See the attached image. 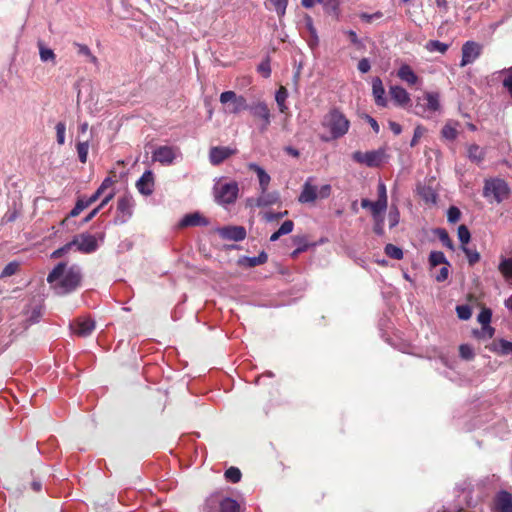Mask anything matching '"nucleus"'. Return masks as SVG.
I'll use <instances>...</instances> for the list:
<instances>
[{
    "label": "nucleus",
    "instance_id": "f257e3e1",
    "mask_svg": "<svg viewBox=\"0 0 512 512\" xmlns=\"http://www.w3.org/2000/svg\"><path fill=\"white\" fill-rule=\"evenodd\" d=\"M81 279L80 266L73 264L67 268L65 262L58 263L47 276V282L59 295L74 291L80 285Z\"/></svg>",
    "mask_w": 512,
    "mask_h": 512
},
{
    "label": "nucleus",
    "instance_id": "f03ea898",
    "mask_svg": "<svg viewBox=\"0 0 512 512\" xmlns=\"http://www.w3.org/2000/svg\"><path fill=\"white\" fill-rule=\"evenodd\" d=\"M321 125L330 134L328 137L322 136L321 139L328 142L346 135L350 128V121L338 108H333L324 115Z\"/></svg>",
    "mask_w": 512,
    "mask_h": 512
},
{
    "label": "nucleus",
    "instance_id": "7ed1b4c3",
    "mask_svg": "<svg viewBox=\"0 0 512 512\" xmlns=\"http://www.w3.org/2000/svg\"><path fill=\"white\" fill-rule=\"evenodd\" d=\"M104 239V232H98L96 234L83 232L75 235L71 242L76 251L82 254H92L98 250L100 245L104 242Z\"/></svg>",
    "mask_w": 512,
    "mask_h": 512
},
{
    "label": "nucleus",
    "instance_id": "20e7f679",
    "mask_svg": "<svg viewBox=\"0 0 512 512\" xmlns=\"http://www.w3.org/2000/svg\"><path fill=\"white\" fill-rule=\"evenodd\" d=\"M510 188L506 181L500 178L486 179L483 187V196L489 201L501 203L509 197Z\"/></svg>",
    "mask_w": 512,
    "mask_h": 512
},
{
    "label": "nucleus",
    "instance_id": "39448f33",
    "mask_svg": "<svg viewBox=\"0 0 512 512\" xmlns=\"http://www.w3.org/2000/svg\"><path fill=\"white\" fill-rule=\"evenodd\" d=\"M352 159L359 164H364L370 168H376L380 167L387 161L388 154L386 148L381 147L377 150L367 152L355 151L352 154Z\"/></svg>",
    "mask_w": 512,
    "mask_h": 512
},
{
    "label": "nucleus",
    "instance_id": "423d86ee",
    "mask_svg": "<svg viewBox=\"0 0 512 512\" xmlns=\"http://www.w3.org/2000/svg\"><path fill=\"white\" fill-rule=\"evenodd\" d=\"M239 194V186L236 181L217 183L214 186L215 200L220 205L233 204Z\"/></svg>",
    "mask_w": 512,
    "mask_h": 512
},
{
    "label": "nucleus",
    "instance_id": "0eeeda50",
    "mask_svg": "<svg viewBox=\"0 0 512 512\" xmlns=\"http://www.w3.org/2000/svg\"><path fill=\"white\" fill-rule=\"evenodd\" d=\"M424 99L426 100V104L417 102L415 105L414 113L416 115L430 118L434 113L440 111V96L437 92H426Z\"/></svg>",
    "mask_w": 512,
    "mask_h": 512
},
{
    "label": "nucleus",
    "instance_id": "6e6552de",
    "mask_svg": "<svg viewBox=\"0 0 512 512\" xmlns=\"http://www.w3.org/2000/svg\"><path fill=\"white\" fill-rule=\"evenodd\" d=\"M134 201L129 195H124L118 199L117 213L114 219L116 224L126 223L133 214Z\"/></svg>",
    "mask_w": 512,
    "mask_h": 512
},
{
    "label": "nucleus",
    "instance_id": "1a4fd4ad",
    "mask_svg": "<svg viewBox=\"0 0 512 512\" xmlns=\"http://www.w3.org/2000/svg\"><path fill=\"white\" fill-rule=\"evenodd\" d=\"M248 110L253 117L259 118L262 121L260 131H266L271 123V113L268 105L264 101L253 102L249 105Z\"/></svg>",
    "mask_w": 512,
    "mask_h": 512
},
{
    "label": "nucleus",
    "instance_id": "9d476101",
    "mask_svg": "<svg viewBox=\"0 0 512 512\" xmlns=\"http://www.w3.org/2000/svg\"><path fill=\"white\" fill-rule=\"evenodd\" d=\"M177 157H181V152L174 146H160L153 152V159L163 165H171Z\"/></svg>",
    "mask_w": 512,
    "mask_h": 512
},
{
    "label": "nucleus",
    "instance_id": "9b49d317",
    "mask_svg": "<svg viewBox=\"0 0 512 512\" xmlns=\"http://www.w3.org/2000/svg\"><path fill=\"white\" fill-rule=\"evenodd\" d=\"M482 52V45L475 41H466L462 46V59L460 67L472 64L478 59Z\"/></svg>",
    "mask_w": 512,
    "mask_h": 512
},
{
    "label": "nucleus",
    "instance_id": "f8f14e48",
    "mask_svg": "<svg viewBox=\"0 0 512 512\" xmlns=\"http://www.w3.org/2000/svg\"><path fill=\"white\" fill-rule=\"evenodd\" d=\"M70 329L79 337H87L94 331L95 321L90 317H79L70 323Z\"/></svg>",
    "mask_w": 512,
    "mask_h": 512
},
{
    "label": "nucleus",
    "instance_id": "ddd939ff",
    "mask_svg": "<svg viewBox=\"0 0 512 512\" xmlns=\"http://www.w3.org/2000/svg\"><path fill=\"white\" fill-rule=\"evenodd\" d=\"M209 220L202 216L199 212L189 213L182 217L178 223L179 228L185 227H196V226H207Z\"/></svg>",
    "mask_w": 512,
    "mask_h": 512
},
{
    "label": "nucleus",
    "instance_id": "4468645a",
    "mask_svg": "<svg viewBox=\"0 0 512 512\" xmlns=\"http://www.w3.org/2000/svg\"><path fill=\"white\" fill-rule=\"evenodd\" d=\"M234 153H235V150L230 149L229 147H222V146L212 147L209 151L210 163L215 166L219 165Z\"/></svg>",
    "mask_w": 512,
    "mask_h": 512
},
{
    "label": "nucleus",
    "instance_id": "2eb2a0df",
    "mask_svg": "<svg viewBox=\"0 0 512 512\" xmlns=\"http://www.w3.org/2000/svg\"><path fill=\"white\" fill-rule=\"evenodd\" d=\"M219 235L223 239L232 241H242L246 237V230L242 226H228L219 229Z\"/></svg>",
    "mask_w": 512,
    "mask_h": 512
},
{
    "label": "nucleus",
    "instance_id": "dca6fc26",
    "mask_svg": "<svg viewBox=\"0 0 512 512\" xmlns=\"http://www.w3.org/2000/svg\"><path fill=\"white\" fill-rule=\"evenodd\" d=\"M389 94L394 103L400 107H406L411 102L409 93L399 85L390 86Z\"/></svg>",
    "mask_w": 512,
    "mask_h": 512
},
{
    "label": "nucleus",
    "instance_id": "f3484780",
    "mask_svg": "<svg viewBox=\"0 0 512 512\" xmlns=\"http://www.w3.org/2000/svg\"><path fill=\"white\" fill-rule=\"evenodd\" d=\"M372 95L377 106L386 107L388 105L385 89L382 80L379 77H374L372 79Z\"/></svg>",
    "mask_w": 512,
    "mask_h": 512
},
{
    "label": "nucleus",
    "instance_id": "a211bd4d",
    "mask_svg": "<svg viewBox=\"0 0 512 512\" xmlns=\"http://www.w3.org/2000/svg\"><path fill=\"white\" fill-rule=\"evenodd\" d=\"M494 508L497 512H512V495L507 491H500L494 499Z\"/></svg>",
    "mask_w": 512,
    "mask_h": 512
},
{
    "label": "nucleus",
    "instance_id": "6ab92c4d",
    "mask_svg": "<svg viewBox=\"0 0 512 512\" xmlns=\"http://www.w3.org/2000/svg\"><path fill=\"white\" fill-rule=\"evenodd\" d=\"M154 186V176L152 171L147 170L143 173L140 179L136 182L138 191L143 195H151Z\"/></svg>",
    "mask_w": 512,
    "mask_h": 512
},
{
    "label": "nucleus",
    "instance_id": "aec40b11",
    "mask_svg": "<svg viewBox=\"0 0 512 512\" xmlns=\"http://www.w3.org/2000/svg\"><path fill=\"white\" fill-rule=\"evenodd\" d=\"M313 178L309 177L302 187V191L298 197L300 203H313L317 198V187L312 185Z\"/></svg>",
    "mask_w": 512,
    "mask_h": 512
},
{
    "label": "nucleus",
    "instance_id": "412c9836",
    "mask_svg": "<svg viewBox=\"0 0 512 512\" xmlns=\"http://www.w3.org/2000/svg\"><path fill=\"white\" fill-rule=\"evenodd\" d=\"M397 77L408 85H416L419 77L408 64H402L397 71Z\"/></svg>",
    "mask_w": 512,
    "mask_h": 512
},
{
    "label": "nucleus",
    "instance_id": "4be33fe9",
    "mask_svg": "<svg viewBox=\"0 0 512 512\" xmlns=\"http://www.w3.org/2000/svg\"><path fill=\"white\" fill-rule=\"evenodd\" d=\"M498 271L512 288V255L510 257H501L498 264Z\"/></svg>",
    "mask_w": 512,
    "mask_h": 512
},
{
    "label": "nucleus",
    "instance_id": "5701e85b",
    "mask_svg": "<svg viewBox=\"0 0 512 512\" xmlns=\"http://www.w3.org/2000/svg\"><path fill=\"white\" fill-rule=\"evenodd\" d=\"M280 199L279 193L276 191L268 192V190L260 191V195L256 200L257 207H267L276 204Z\"/></svg>",
    "mask_w": 512,
    "mask_h": 512
},
{
    "label": "nucleus",
    "instance_id": "b1692460",
    "mask_svg": "<svg viewBox=\"0 0 512 512\" xmlns=\"http://www.w3.org/2000/svg\"><path fill=\"white\" fill-rule=\"evenodd\" d=\"M37 47L39 49L40 60L43 63H51L52 65H56V54L51 48L47 47L41 40L37 42Z\"/></svg>",
    "mask_w": 512,
    "mask_h": 512
},
{
    "label": "nucleus",
    "instance_id": "393cba45",
    "mask_svg": "<svg viewBox=\"0 0 512 512\" xmlns=\"http://www.w3.org/2000/svg\"><path fill=\"white\" fill-rule=\"evenodd\" d=\"M267 260H268V255L264 251H262L257 256H253V257L244 256V257L240 258L239 264L242 266L252 268V267H256L258 265H262V264L266 263Z\"/></svg>",
    "mask_w": 512,
    "mask_h": 512
},
{
    "label": "nucleus",
    "instance_id": "a878e982",
    "mask_svg": "<svg viewBox=\"0 0 512 512\" xmlns=\"http://www.w3.org/2000/svg\"><path fill=\"white\" fill-rule=\"evenodd\" d=\"M249 168L255 171L258 176L260 191L268 190V186L271 180L269 174L262 167L255 163L250 164Z\"/></svg>",
    "mask_w": 512,
    "mask_h": 512
},
{
    "label": "nucleus",
    "instance_id": "bb28decb",
    "mask_svg": "<svg viewBox=\"0 0 512 512\" xmlns=\"http://www.w3.org/2000/svg\"><path fill=\"white\" fill-rule=\"evenodd\" d=\"M289 0H267L265 6L268 10H273L279 19L285 16Z\"/></svg>",
    "mask_w": 512,
    "mask_h": 512
},
{
    "label": "nucleus",
    "instance_id": "cd10ccee",
    "mask_svg": "<svg viewBox=\"0 0 512 512\" xmlns=\"http://www.w3.org/2000/svg\"><path fill=\"white\" fill-rule=\"evenodd\" d=\"M90 205L91 204L86 197H79L76 201L74 208L70 211L68 216L61 222V225H66L69 217L78 216L84 209L88 208Z\"/></svg>",
    "mask_w": 512,
    "mask_h": 512
},
{
    "label": "nucleus",
    "instance_id": "c85d7f7f",
    "mask_svg": "<svg viewBox=\"0 0 512 512\" xmlns=\"http://www.w3.org/2000/svg\"><path fill=\"white\" fill-rule=\"evenodd\" d=\"M491 350L499 355H512V342L499 339L497 342L493 343V347Z\"/></svg>",
    "mask_w": 512,
    "mask_h": 512
},
{
    "label": "nucleus",
    "instance_id": "c756f323",
    "mask_svg": "<svg viewBox=\"0 0 512 512\" xmlns=\"http://www.w3.org/2000/svg\"><path fill=\"white\" fill-rule=\"evenodd\" d=\"M219 509L220 512H240V505L236 500L224 497L219 501Z\"/></svg>",
    "mask_w": 512,
    "mask_h": 512
},
{
    "label": "nucleus",
    "instance_id": "7c9ffc66",
    "mask_svg": "<svg viewBox=\"0 0 512 512\" xmlns=\"http://www.w3.org/2000/svg\"><path fill=\"white\" fill-rule=\"evenodd\" d=\"M485 150L476 144L468 147V158L477 164H480L485 158Z\"/></svg>",
    "mask_w": 512,
    "mask_h": 512
},
{
    "label": "nucleus",
    "instance_id": "2f4dec72",
    "mask_svg": "<svg viewBox=\"0 0 512 512\" xmlns=\"http://www.w3.org/2000/svg\"><path fill=\"white\" fill-rule=\"evenodd\" d=\"M288 98V91L284 86H281L275 93V101L281 113H286L288 106L286 100Z\"/></svg>",
    "mask_w": 512,
    "mask_h": 512
},
{
    "label": "nucleus",
    "instance_id": "473e14b6",
    "mask_svg": "<svg viewBox=\"0 0 512 512\" xmlns=\"http://www.w3.org/2000/svg\"><path fill=\"white\" fill-rule=\"evenodd\" d=\"M293 243L297 246V248L291 253L293 258L297 257L299 254L305 252L309 248V243L307 241L306 236L296 235L293 237Z\"/></svg>",
    "mask_w": 512,
    "mask_h": 512
},
{
    "label": "nucleus",
    "instance_id": "72a5a7b5",
    "mask_svg": "<svg viewBox=\"0 0 512 512\" xmlns=\"http://www.w3.org/2000/svg\"><path fill=\"white\" fill-rule=\"evenodd\" d=\"M231 104L232 108L230 109V112L233 114H238L243 110H248L250 105L247 103L246 98L242 95H237Z\"/></svg>",
    "mask_w": 512,
    "mask_h": 512
},
{
    "label": "nucleus",
    "instance_id": "f704fd0d",
    "mask_svg": "<svg viewBox=\"0 0 512 512\" xmlns=\"http://www.w3.org/2000/svg\"><path fill=\"white\" fill-rule=\"evenodd\" d=\"M425 48L428 52H431V53L439 52V53L444 54L448 50L449 45L446 43H443L439 40H429L426 43Z\"/></svg>",
    "mask_w": 512,
    "mask_h": 512
},
{
    "label": "nucleus",
    "instance_id": "c9c22d12",
    "mask_svg": "<svg viewBox=\"0 0 512 512\" xmlns=\"http://www.w3.org/2000/svg\"><path fill=\"white\" fill-rule=\"evenodd\" d=\"M429 264L431 267H436L438 265L444 264L449 266V262L447 261L445 255L441 251H432L429 255Z\"/></svg>",
    "mask_w": 512,
    "mask_h": 512
},
{
    "label": "nucleus",
    "instance_id": "e433bc0d",
    "mask_svg": "<svg viewBox=\"0 0 512 512\" xmlns=\"http://www.w3.org/2000/svg\"><path fill=\"white\" fill-rule=\"evenodd\" d=\"M461 250L466 255L470 266H474L480 260V254L476 249H472L468 246L461 245Z\"/></svg>",
    "mask_w": 512,
    "mask_h": 512
},
{
    "label": "nucleus",
    "instance_id": "4c0bfd02",
    "mask_svg": "<svg viewBox=\"0 0 512 512\" xmlns=\"http://www.w3.org/2000/svg\"><path fill=\"white\" fill-rule=\"evenodd\" d=\"M76 149L79 161L83 164L86 163L89 151V141L85 140L78 142L76 145Z\"/></svg>",
    "mask_w": 512,
    "mask_h": 512
},
{
    "label": "nucleus",
    "instance_id": "58836bf2",
    "mask_svg": "<svg viewBox=\"0 0 512 512\" xmlns=\"http://www.w3.org/2000/svg\"><path fill=\"white\" fill-rule=\"evenodd\" d=\"M75 46L77 47V52L81 56H85L88 58V60L93 63L97 64L98 60L96 56H94L90 50V48L85 44L75 43Z\"/></svg>",
    "mask_w": 512,
    "mask_h": 512
},
{
    "label": "nucleus",
    "instance_id": "ea45409f",
    "mask_svg": "<svg viewBox=\"0 0 512 512\" xmlns=\"http://www.w3.org/2000/svg\"><path fill=\"white\" fill-rule=\"evenodd\" d=\"M500 73L505 75L502 84L508 94L512 97V66L501 70Z\"/></svg>",
    "mask_w": 512,
    "mask_h": 512
},
{
    "label": "nucleus",
    "instance_id": "a19ab883",
    "mask_svg": "<svg viewBox=\"0 0 512 512\" xmlns=\"http://www.w3.org/2000/svg\"><path fill=\"white\" fill-rule=\"evenodd\" d=\"M384 251L386 255L392 259L400 260L403 258L402 249L393 244H387L384 248Z\"/></svg>",
    "mask_w": 512,
    "mask_h": 512
},
{
    "label": "nucleus",
    "instance_id": "79ce46f5",
    "mask_svg": "<svg viewBox=\"0 0 512 512\" xmlns=\"http://www.w3.org/2000/svg\"><path fill=\"white\" fill-rule=\"evenodd\" d=\"M387 209V203H384L382 201H374L372 202V206L370 208V211L372 213L373 218L382 217V214Z\"/></svg>",
    "mask_w": 512,
    "mask_h": 512
},
{
    "label": "nucleus",
    "instance_id": "37998d69",
    "mask_svg": "<svg viewBox=\"0 0 512 512\" xmlns=\"http://www.w3.org/2000/svg\"><path fill=\"white\" fill-rule=\"evenodd\" d=\"M225 479L231 483H237L241 480V471L237 467H230L225 471Z\"/></svg>",
    "mask_w": 512,
    "mask_h": 512
},
{
    "label": "nucleus",
    "instance_id": "c03bdc74",
    "mask_svg": "<svg viewBox=\"0 0 512 512\" xmlns=\"http://www.w3.org/2000/svg\"><path fill=\"white\" fill-rule=\"evenodd\" d=\"M456 313L459 319L468 320L472 316V309L469 305L463 304L456 307Z\"/></svg>",
    "mask_w": 512,
    "mask_h": 512
},
{
    "label": "nucleus",
    "instance_id": "a18cd8bd",
    "mask_svg": "<svg viewBox=\"0 0 512 512\" xmlns=\"http://www.w3.org/2000/svg\"><path fill=\"white\" fill-rule=\"evenodd\" d=\"M19 269V263L16 261L9 262L2 270L0 278H6L14 275Z\"/></svg>",
    "mask_w": 512,
    "mask_h": 512
},
{
    "label": "nucleus",
    "instance_id": "49530a36",
    "mask_svg": "<svg viewBox=\"0 0 512 512\" xmlns=\"http://www.w3.org/2000/svg\"><path fill=\"white\" fill-rule=\"evenodd\" d=\"M492 318V311L489 308H483L478 314L477 320L482 326L490 324Z\"/></svg>",
    "mask_w": 512,
    "mask_h": 512
},
{
    "label": "nucleus",
    "instance_id": "de8ad7c7",
    "mask_svg": "<svg viewBox=\"0 0 512 512\" xmlns=\"http://www.w3.org/2000/svg\"><path fill=\"white\" fill-rule=\"evenodd\" d=\"M457 135H458L457 129L450 124H446L442 128V136L447 140H450V141L455 140L457 138Z\"/></svg>",
    "mask_w": 512,
    "mask_h": 512
},
{
    "label": "nucleus",
    "instance_id": "09e8293b",
    "mask_svg": "<svg viewBox=\"0 0 512 512\" xmlns=\"http://www.w3.org/2000/svg\"><path fill=\"white\" fill-rule=\"evenodd\" d=\"M458 238L462 245L466 246L470 241L471 234L469 229L465 225H460L458 227Z\"/></svg>",
    "mask_w": 512,
    "mask_h": 512
},
{
    "label": "nucleus",
    "instance_id": "8fccbe9b",
    "mask_svg": "<svg viewBox=\"0 0 512 512\" xmlns=\"http://www.w3.org/2000/svg\"><path fill=\"white\" fill-rule=\"evenodd\" d=\"M57 143L63 145L65 143L66 124L64 122H58L55 126Z\"/></svg>",
    "mask_w": 512,
    "mask_h": 512
},
{
    "label": "nucleus",
    "instance_id": "3c124183",
    "mask_svg": "<svg viewBox=\"0 0 512 512\" xmlns=\"http://www.w3.org/2000/svg\"><path fill=\"white\" fill-rule=\"evenodd\" d=\"M73 244L72 242H68L66 243L65 245H63L62 247L56 249L55 251H53L51 253V258L52 259H58V258H61L62 256H64L66 253H68L71 249H73Z\"/></svg>",
    "mask_w": 512,
    "mask_h": 512
},
{
    "label": "nucleus",
    "instance_id": "603ef678",
    "mask_svg": "<svg viewBox=\"0 0 512 512\" xmlns=\"http://www.w3.org/2000/svg\"><path fill=\"white\" fill-rule=\"evenodd\" d=\"M461 212L456 206L449 207L447 211V220L448 222L454 224L460 220Z\"/></svg>",
    "mask_w": 512,
    "mask_h": 512
},
{
    "label": "nucleus",
    "instance_id": "864d4df0",
    "mask_svg": "<svg viewBox=\"0 0 512 512\" xmlns=\"http://www.w3.org/2000/svg\"><path fill=\"white\" fill-rule=\"evenodd\" d=\"M459 354L465 360H471L474 357V351L468 344H462L459 347Z\"/></svg>",
    "mask_w": 512,
    "mask_h": 512
},
{
    "label": "nucleus",
    "instance_id": "5fc2aeb1",
    "mask_svg": "<svg viewBox=\"0 0 512 512\" xmlns=\"http://www.w3.org/2000/svg\"><path fill=\"white\" fill-rule=\"evenodd\" d=\"M438 236H439V239L440 241L442 242V244L449 248V249H453L454 248V245H453V241L450 239L448 233L446 232V230L444 229H439L438 230Z\"/></svg>",
    "mask_w": 512,
    "mask_h": 512
},
{
    "label": "nucleus",
    "instance_id": "6e6d98bb",
    "mask_svg": "<svg viewBox=\"0 0 512 512\" xmlns=\"http://www.w3.org/2000/svg\"><path fill=\"white\" fill-rule=\"evenodd\" d=\"M374 219V227H373V231L375 234H377L378 236H382L384 235V217H378V218H373Z\"/></svg>",
    "mask_w": 512,
    "mask_h": 512
},
{
    "label": "nucleus",
    "instance_id": "4d7b16f0",
    "mask_svg": "<svg viewBox=\"0 0 512 512\" xmlns=\"http://www.w3.org/2000/svg\"><path fill=\"white\" fill-rule=\"evenodd\" d=\"M258 72L264 77L268 78L271 75V67L269 60L262 61L258 66Z\"/></svg>",
    "mask_w": 512,
    "mask_h": 512
},
{
    "label": "nucleus",
    "instance_id": "13d9d810",
    "mask_svg": "<svg viewBox=\"0 0 512 512\" xmlns=\"http://www.w3.org/2000/svg\"><path fill=\"white\" fill-rule=\"evenodd\" d=\"M382 16H383V13L380 11H377L373 14L361 13L360 19L366 23H371L372 21H374L376 19L382 18Z\"/></svg>",
    "mask_w": 512,
    "mask_h": 512
},
{
    "label": "nucleus",
    "instance_id": "bf43d9fd",
    "mask_svg": "<svg viewBox=\"0 0 512 512\" xmlns=\"http://www.w3.org/2000/svg\"><path fill=\"white\" fill-rule=\"evenodd\" d=\"M293 228H294V222L292 220H286L281 224L278 231L282 235H287L293 231Z\"/></svg>",
    "mask_w": 512,
    "mask_h": 512
},
{
    "label": "nucleus",
    "instance_id": "052dcab7",
    "mask_svg": "<svg viewBox=\"0 0 512 512\" xmlns=\"http://www.w3.org/2000/svg\"><path fill=\"white\" fill-rule=\"evenodd\" d=\"M331 191H332V188H331V185H329V184H325V185L321 186L319 189L317 188L318 198H321V199L328 198L331 195Z\"/></svg>",
    "mask_w": 512,
    "mask_h": 512
},
{
    "label": "nucleus",
    "instance_id": "680f3d73",
    "mask_svg": "<svg viewBox=\"0 0 512 512\" xmlns=\"http://www.w3.org/2000/svg\"><path fill=\"white\" fill-rule=\"evenodd\" d=\"M236 97H237V95L234 91H225V92H222L220 95V102L222 104H226L228 102L232 103Z\"/></svg>",
    "mask_w": 512,
    "mask_h": 512
},
{
    "label": "nucleus",
    "instance_id": "e2e57ef3",
    "mask_svg": "<svg viewBox=\"0 0 512 512\" xmlns=\"http://www.w3.org/2000/svg\"><path fill=\"white\" fill-rule=\"evenodd\" d=\"M288 214V211H284V212H267L265 214V219L268 221V222H273V221H276L284 216H286Z\"/></svg>",
    "mask_w": 512,
    "mask_h": 512
},
{
    "label": "nucleus",
    "instance_id": "0e129e2a",
    "mask_svg": "<svg viewBox=\"0 0 512 512\" xmlns=\"http://www.w3.org/2000/svg\"><path fill=\"white\" fill-rule=\"evenodd\" d=\"M377 191H378V199L377 200L387 203V191H386V186L383 182L378 183Z\"/></svg>",
    "mask_w": 512,
    "mask_h": 512
},
{
    "label": "nucleus",
    "instance_id": "69168bd1",
    "mask_svg": "<svg viewBox=\"0 0 512 512\" xmlns=\"http://www.w3.org/2000/svg\"><path fill=\"white\" fill-rule=\"evenodd\" d=\"M423 134H424L423 127L417 126L414 129V134H413V138H412V140L410 142V146L414 147L418 143L419 139L423 136Z\"/></svg>",
    "mask_w": 512,
    "mask_h": 512
},
{
    "label": "nucleus",
    "instance_id": "338daca9",
    "mask_svg": "<svg viewBox=\"0 0 512 512\" xmlns=\"http://www.w3.org/2000/svg\"><path fill=\"white\" fill-rule=\"evenodd\" d=\"M344 33L349 37L350 41L352 44L358 46V47H362L363 46V43L361 42V40L358 38L356 32L354 30H347V31H344Z\"/></svg>",
    "mask_w": 512,
    "mask_h": 512
},
{
    "label": "nucleus",
    "instance_id": "774afa93",
    "mask_svg": "<svg viewBox=\"0 0 512 512\" xmlns=\"http://www.w3.org/2000/svg\"><path fill=\"white\" fill-rule=\"evenodd\" d=\"M449 266L447 265H444L438 272V274H436L435 276V280L437 282H444L447 278H448V275H449V269H448Z\"/></svg>",
    "mask_w": 512,
    "mask_h": 512
}]
</instances>
